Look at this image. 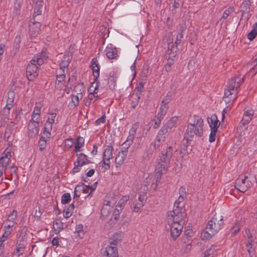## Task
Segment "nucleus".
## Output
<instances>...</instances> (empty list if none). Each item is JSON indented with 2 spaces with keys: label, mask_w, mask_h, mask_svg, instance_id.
<instances>
[{
  "label": "nucleus",
  "mask_w": 257,
  "mask_h": 257,
  "mask_svg": "<svg viewBox=\"0 0 257 257\" xmlns=\"http://www.w3.org/2000/svg\"><path fill=\"white\" fill-rule=\"evenodd\" d=\"M62 223L58 220H56L54 222L53 228L56 233H59L60 230L63 228Z\"/></svg>",
  "instance_id": "nucleus-39"
},
{
  "label": "nucleus",
  "mask_w": 257,
  "mask_h": 257,
  "mask_svg": "<svg viewBox=\"0 0 257 257\" xmlns=\"http://www.w3.org/2000/svg\"><path fill=\"white\" fill-rule=\"evenodd\" d=\"M177 46H176L175 47L173 44L171 45H169L168 47V50L167 54L169 55L168 58L174 59L176 56V53L177 50Z\"/></svg>",
  "instance_id": "nucleus-29"
},
{
  "label": "nucleus",
  "mask_w": 257,
  "mask_h": 257,
  "mask_svg": "<svg viewBox=\"0 0 257 257\" xmlns=\"http://www.w3.org/2000/svg\"><path fill=\"white\" fill-rule=\"evenodd\" d=\"M38 116L34 120V118H31L28 123V136L30 138H35L37 136L39 133V121H38Z\"/></svg>",
  "instance_id": "nucleus-7"
},
{
  "label": "nucleus",
  "mask_w": 257,
  "mask_h": 257,
  "mask_svg": "<svg viewBox=\"0 0 257 257\" xmlns=\"http://www.w3.org/2000/svg\"><path fill=\"white\" fill-rule=\"evenodd\" d=\"M126 146L127 147L123 150L118 152L117 156L115 158V161L116 167H118V166L121 165L126 159L127 149L129 147L128 146Z\"/></svg>",
  "instance_id": "nucleus-15"
},
{
  "label": "nucleus",
  "mask_w": 257,
  "mask_h": 257,
  "mask_svg": "<svg viewBox=\"0 0 257 257\" xmlns=\"http://www.w3.org/2000/svg\"><path fill=\"white\" fill-rule=\"evenodd\" d=\"M252 116H247L246 114H243L242 120L240 122V124L241 123L244 129H246L247 126V124L251 120Z\"/></svg>",
  "instance_id": "nucleus-35"
},
{
  "label": "nucleus",
  "mask_w": 257,
  "mask_h": 257,
  "mask_svg": "<svg viewBox=\"0 0 257 257\" xmlns=\"http://www.w3.org/2000/svg\"><path fill=\"white\" fill-rule=\"evenodd\" d=\"M11 158V154L10 152L6 151L3 153L2 156L0 158V169L6 171L7 166L10 162Z\"/></svg>",
  "instance_id": "nucleus-13"
},
{
  "label": "nucleus",
  "mask_w": 257,
  "mask_h": 257,
  "mask_svg": "<svg viewBox=\"0 0 257 257\" xmlns=\"http://www.w3.org/2000/svg\"><path fill=\"white\" fill-rule=\"evenodd\" d=\"M209 221L211 222V225H214L213 232H217L220 230L223 224V216L219 214H215Z\"/></svg>",
  "instance_id": "nucleus-10"
},
{
  "label": "nucleus",
  "mask_w": 257,
  "mask_h": 257,
  "mask_svg": "<svg viewBox=\"0 0 257 257\" xmlns=\"http://www.w3.org/2000/svg\"><path fill=\"white\" fill-rule=\"evenodd\" d=\"M215 251L214 248H210L204 252V257H212Z\"/></svg>",
  "instance_id": "nucleus-50"
},
{
  "label": "nucleus",
  "mask_w": 257,
  "mask_h": 257,
  "mask_svg": "<svg viewBox=\"0 0 257 257\" xmlns=\"http://www.w3.org/2000/svg\"><path fill=\"white\" fill-rule=\"evenodd\" d=\"M207 119L210 129L217 131L220 123L217 115L215 114H213Z\"/></svg>",
  "instance_id": "nucleus-16"
},
{
  "label": "nucleus",
  "mask_w": 257,
  "mask_h": 257,
  "mask_svg": "<svg viewBox=\"0 0 257 257\" xmlns=\"http://www.w3.org/2000/svg\"><path fill=\"white\" fill-rule=\"evenodd\" d=\"M9 107H8L7 105H6V106L4 108V110H3L4 115L6 117H8L9 116L10 111L13 106H9Z\"/></svg>",
  "instance_id": "nucleus-54"
},
{
  "label": "nucleus",
  "mask_w": 257,
  "mask_h": 257,
  "mask_svg": "<svg viewBox=\"0 0 257 257\" xmlns=\"http://www.w3.org/2000/svg\"><path fill=\"white\" fill-rule=\"evenodd\" d=\"M144 82H140L137 87L138 91L140 92L139 93H140V94H141V92H142V91L144 89Z\"/></svg>",
  "instance_id": "nucleus-64"
},
{
  "label": "nucleus",
  "mask_w": 257,
  "mask_h": 257,
  "mask_svg": "<svg viewBox=\"0 0 257 257\" xmlns=\"http://www.w3.org/2000/svg\"><path fill=\"white\" fill-rule=\"evenodd\" d=\"M138 127L139 124L138 123H135L133 125L132 128L130 130L129 136H128L126 142L122 144L123 145H125V146H128L130 147V145H132L133 140L135 138Z\"/></svg>",
  "instance_id": "nucleus-12"
},
{
  "label": "nucleus",
  "mask_w": 257,
  "mask_h": 257,
  "mask_svg": "<svg viewBox=\"0 0 257 257\" xmlns=\"http://www.w3.org/2000/svg\"><path fill=\"white\" fill-rule=\"evenodd\" d=\"M173 155V149L171 146L162 151L156 165L155 177L156 182L161 177L164 172L168 169Z\"/></svg>",
  "instance_id": "nucleus-2"
},
{
  "label": "nucleus",
  "mask_w": 257,
  "mask_h": 257,
  "mask_svg": "<svg viewBox=\"0 0 257 257\" xmlns=\"http://www.w3.org/2000/svg\"><path fill=\"white\" fill-rule=\"evenodd\" d=\"M214 228V225L213 224H211V222L209 221L205 229L202 231L201 233V237L202 239H209L211 238V237L215 234H216L217 232H213Z\"/></svg>",
  "instance_id": "nucleus-11"
},
{
  "label": "nucleus",
  "mask_w": 257,
  "mask_h": 257,
  "mask_svg": "<svg viewBox=\"0 0 257 257\" xmlns=\"http://www.w3.org/2000/svg\"><path fill=\"white\" fill-rule=\"evenodd\" d=\"M94 82L91 83V85L90 87V91H91L88 96V99L91 101V102H94L97 99L98 96L95 95V94H96L97 92L96 90L98 89L99 87V82H97L95 84V86H94Z\"/></svg>",
  "instance_id": "nucleus-17"
},
{
  "label": "nucleus",
  "mask_w": 257,
  "mask_h": 257,
  "mask_svg": "<svg viewBox=\"0 0 257 257\" xmlns=\"http://www.w3.org/2000/svg\"><path fill=\"white\" fill-rule=\"evenodd\" d=\"M257 32H256V31L254 30H252L248 34L247 38L249 40L251 41L255 38Z\"/></svg>",
  "instance_id": "nucleus-53"
},
{
  "label": "nucleus",
  "mask_w": 257,
  "mask_h": 257,
  "mask_svg": "<svg viewBox=\"0 0 257 257\" xmlns=\"http://www.w3.org/2000/svg\"><path fill=\"white\" fill-rule=\"evenodd\" d=\"M250 257H256L254 248H248L246 249Z\"/></svg>",
  "instance_id": "nucleus-62"
},
{
  "label": "nucleus",
  "mask_w": 257,
  "mask_h": 257,
  "mask_svg": "<svg viewBox=\"0 0 257 257\" xmlns=\"http://www.w3.org/2000/svg\"><path fill=\"white\" fill-rule=\"evenodd\" d=\"M184 215L180 209H174L169 211L166 219L167 223H178L182 225L184 223Z\"/></svg>",
  "instance_id": "nucleus-5"
},
{
  "label": "nucleus",
  "mask_w": 257,
  "mask_h": 257,
  "mask_svg": "<svg viewBox=\"0 0 257 257\" xmlns=\"http://www.w3.org/2000/svg\"><path fill=\"white\" fill-rule=\"evenodd\" d=\"M105 116L102 115L101 117L99 118L95 121L96 125H99L101 123H103L105 122Z\"/></svg>",
  "instance_id": "nucleus-61"
},
{
  "label": "nucleus",
  "mask_w": 257,
  "mask_h": 257,
  "mask_svg": "<svg viewBox=\"0 0 257 257\" xmlns=\"http://www.w3.org/2000/svg\"><path fill=\"white\" fill-rule=\"evenodd\" d=\"M144 204L143 202H137L135 205L133 207V212H139L143 207Z\"/></svg>",
  "instance_id": "nucleus-44"
},
{
  "label": "nucleus",
  "mask_w": 257,
  "mask_h": 257,
  "mask_svg": "<svg viewBox=\"0 0 257 257\" xmlns=\"http://www.w3.org/2000/svg\"><path fill=\"white\" fill-rule=\"evenodd\" d=\"M194 117L193 123L188 124L184 135L183 140L184 147H187L189 145V142L191 141L195 136L198 137H201L203 136V120L199 116L194 115Z\"/></svg>",
  "instance_id": "nucleus-1"
},
{
  "label": "nucleus",
  "mask_w": 257,
  "mask_h": 257,
  "mask_svg": "<svg viewBox=\"0 0 257 257\" xmlns=\"http://www.w3.org/2000/svg\"><path fill=\"white\" fill-rule=\"evenodd\" d=\"M71 200V196L69 193H64L62 196L61 203L63 204L68 203Z\"/></svg>",
  "instance_id": "nucleus-42"
},
{
  "label": "nucleus",
  "mask_w": 257,
  "mask_h": 257,
  "mask_svg": "<svg viewBox=\"0 0 257 257\" xmlns=\"http://www.w3.org/2000/svg\"><path fill=\"white\" fill-rule=\"evenodd\" d=\"M81 163L78 164V161L76 160L74 162V167L72 170L73 173L79 172L80 171V167L82 166H81Z\"/></svg>",
  "instance_id": "nucleus-49"
},
{
  "label": "nucleus",
  "mask_w": 257,
  "mask_h": 257,
  "mask_svg": "<svg viewBox=\"0 0 257 257\" xmlns=\"http://www.w3.org/2000/svg\"><path fill=\"white\" fill-rule=\"evenodd\" d=\"M234 11V8L233 7H230L228 9L225 10L223 14V16L220 19H226L231 13Z\"/></svg>",
  "instance_id": "nucleus-43"
},
{
  "label": "nucleus",
  "mask_w": 257,
  "mask_h": 257,
  "mask_svg": "<svg viewBox=\"0 0 257 257\" xmlns=\"http://www.w3.org/2000/svg\"><path fill=\"white\" fill-rule=\"evenodd\" d=\"M163 119V117H158V115H156L155 119H154V124L153 125V127L154 128H157L159 127V126L160 125L161 121Z\"/></svg>",
  "instance_id": "nucleus-47"
},
{
  "label": "nucleus",
  "mask_w": 257,
  "mask_h": 257,
  "mask_svg": "<svg viewBox=\"0 0 257 257\" xmlns=\"http://www.w3.org/2000/svg\"><path fill=\"white\" fill-rule=\"evenodd\" d=\"M41 24L40 22H38L35 18V20L33 19L31 21L29 27V34L31 37H35L37 36L40 31Z\"/></svg>",
  "instance_id": "nucleus-9"
},
{
  "label": "nucleus",
  "mask_w": 257,
  "mask_h": 257,
  "mask_svg": "<svg viewBox=\"0 0 257 257\" xmlns=\"http://www.w3.org/2000/svg\"><path fill=\"white\" fill-rule=\"evenodd\" d=\"M186 28L187 27L185 24H181L180 25L178 35L176 37V40L175 43L176 46L181 43L182 39L184 37L183 33L186 29Z\"/></svg>",
  "instance_id": "nucleus-21"
},
{
  "label": "nucleus",
  "mask_w": 257,
  "mask_h": 257,
  "mask_svg": "<svg viewBox=\"0 0 257 257\" xmlns=\"http://www.w3.org/2000/svg\"><path fill=\"white\" fill-rule=\"evenodd\" d=\"M16 224V222H7V224L4 227L5 233L9 235L12 231V228Z\"/></svg>",
  "instance_id": "nucleus-34"
},
{
  "label": "nucleus",
  "mask_w": 257,
  "mask_h": 257,
  "mask_svg": "<svg viewBox=\"0 0 257 257\" xmlns=\"http://www.w3.org/2000/svg\"><path fill=\"white\" fill-rule=\"evenodd\" d=\"M113 149L112 146L108 145L104 149L103 154V158L110 160L112 158V152Z\"/></svg>",
  "instance_id": "nucleus-25"
},
{
  "label": "nucleus",
  "mask_w": 257,
  "mask_h": 257,
  "mask_svg": "<svg viewBox=\"0 0 257 257\" xmlns=\"http://www.w3.org/2000/svg\"><path fill=\"white\" fill-rule=\"evenodd\" d=\"M250 0H244L241 5H240L241 12L242 14H244L246 12H248L250 9Z\"/></svg>",
  "instance_id": "nucleus-33"
},
{
  "label": "nucleus",
  "mask_w": 257,
  "mask_h": 257,
  "mask_svg": "<svg viewBox=\"0 0 257 257\" xmlns=\"http://www.w3.org/2000/svg\"><path fill=\"white\" fill-rule=\"evenodd\" d=\"M43 0H37L34 8L33 19L35 20L36 16L41 15L43 10Z\"/></svg>",
  "instance_id": "nucleus-19"
},
{
  "label": "nucleus",
  "mask_w": 257,
  "mask_h": 257,
  "mask_svg": "<svg viewBox=\"0 0 257 257\" xmlns=\"http://www.w3.org/2000/svg\"><path fill=\"white\" fill-rule=\"evenodd\" d=\"M252 185V183L247 176L244 178H238L236 180L234 187L241 192H245Z\"/></svg>",
  "instance_id": "nucleus-6"
},
{
  "label": "nucleus",
  "mask_w": 257,
  "mask_h": 257,
  "mask_svg": "<svg viewBox=\"0 0 257 257\" xmlns=\"http://www.w3.org/2000/svg\"><path fill=\"white\" fill-rule=\"evenodd\" d=\"M46 60V57L43 52L34 56L27 67V76L29 80L34 79L38 75L39 67Z\"/></svg>",
  "instance_id": "nucleus-4"
},
{
  "label": "nucleus",
  "mask_w": 257,
  "mask_h": 257,
  "mask_svg": "<svg viewBox=\"0 0 257 257\" xmlns=\"http://www.w3.org/2000/svg\"><path fill=\"white\" fill-rule=\"evenodd\" d=\"M71 101L69 104V106L71 109H74L79 104L80 98L79 96L75 95V94H72L71 95Z\"/></svg>",
  "instance_id": "nucleus-28"
},
{
  "label": "nucleus",
  "mask_w": 257,
  "mask_h": 257,
  "mask_svg": "<svg viewBox=\"0 0 257 257\" xmlns=\"http://www.w3.org/2000/svg\"><path fill=\"white\" fill-rule=\"evenodd\" d=\"M217 132V131L216 130H211V132L209 138V141L210 143H212L215 141Z\"/></svg>",
  "instance_id": "nucleus-48"
},
{
  "label": "nucleus",
  "mask_w": 257,
  "mask_h": 257,
  "mask_svg": "<svg viewBox=\"0 0 257 257\" xmlns=\"http://www.w3.org/2000/svg\"><path fill=\"white\" fill-rule=\"evenodd\" d=\"M140 99V93H133L130 96L131 100V107L135 109L138 105Z\"/></svg>",
  "instance_id": "nucleus-24"
},
{
  "label": "nucleus",
  "mask_w": 257,
  "mask_h": 257,
  "mask_svg": "<svg viewBox=\"0 0 257 257\" xmlns=\"http://www.w3.org/2000/svg\"><path fill=\"white\" fill-rule=\"evenodd\" d=\"M180 196L179 199L183 200L184 198L186 196V189L184 187H181L179 189Z\"/></svg>",
  "instance_id": "nucleus-51"
},
{
  "label": "nucleus",
  "mask_w": 257,
  "mask_h": 257,
  "mask_svg": "<svg viewBox=\"0 0 257 257\" xmlns=\"http://www.w3.org/2000/svg\"><path fill=\"white\" fill-rule=\"evenodd\" d=\"M72 58V54L68 53L64 55L61 63L60 64L59 71H62L67 68L70 63Z\"/></svg>",
  "instance_id": "nucleus-20"
},
{
  "label": "nucleus",
  "mask_w": 257,
  "mask_h": 257,
  "mask_svg": "<svg viewBox=\"0 0 257 257\" xmlns=\"http://www.w3.org/2000/svg\"><path fill=\"white\" fill-rule=\"evenodd\" d=\"M47 138L45 137L42 136L39 142V150L41 151H43L46 147V143Z\"/></svg>",
  "instance_id": "nucleus-40"
},
{
  "label": "nucleus",
  "mask_w": 257,
  "mask_h": 257,
  "mask_svg": "<svg viewBox=\"0 0 257 257\" xmlns=\"http://www.w3.org/2000/svg\"><path fill=\"white\" fill-rule=\"evenodd\" d=\"M171 132V130L164 125L160 130L157 135L165 140L166 138L169 135Z\"/></svg>",
  "instance_id": "nucleus-31"
},
{
  "label": "nucleus",
  "mask_w": 257,
  "mask_h": 257,
  "mask_svg": "<svg viewBox=\"0 0 257 257\" xmlns=\"http://www.w3.org/2000/svg\"><path fill=\"white\" fill-rule=\"evenodd\" d=\"M240 230V227L238 225H235L231 229V233L232 235L236 234Z\"/></svg>",
  "instance_id": "nucleus-57"
},
{
  "label": "nucleus",
  "mask_w": 257,
  "mask_h": 257,
  "mask_svg": "<svg viewBox=\"0 0 257 257\" xmlns=\"http://www.w3.org/2000/svg\"><path fill=\"white\" fill-rule=\"evenodd\" d=\"M254 114V110L249 107L245 108L244 112L243 114H246L247 116H253Z\"/></svg>",
  "instance_id": "nucleus-56"
},
{
  "label": "nucleus",
  "mask_w": 257,
  "mask_h": 257,
  "mask_svg": "<svg viewBox=\"0 0 257 257\" xmlns=\"http://www.w3.org/2000/svg\"><path fill=\"white\" fill-rule=\"evenodd\" d=\"M255 241L252 238H249L248 239L247 242L246 243L245 246L246 248H252V246L254 244Z\"/></svg>",
  "instance_id": "nucleus-58"
},
{
  "label": "nucleus",
  "mask_w": 257,
  "mask_h": 257,
  "mask_svg": "<svg viewBox=\"0 0 257 257\" xmlns=\"http://www.w3.org/2000/svg\"><path fill=\"white\" fill-rule=\"evenodd\" d=\"M166 228L170 229L171 236L175 240L181 234L183 228V225L178 223H167Z\"/></svg>",
  "instance_id": "nucleus-8"
},
{
  "label": "nucleus",
  "mask_w": 257,
  "mask_h": 257,
  "mask_svg": "<svg viewBox=\"0 0 257 257\" xmlns=\"http://www.w3.org/2000/svg\"><path fill=\"white\" fill-rule=\"evenodd\" d=\"M177 121L178 117L173 116L168 120L164 125L171 131L173 127L176 126Z\"/></svg>",
  "instance_id": "nucleus-27"
},
{
  "label": "nucleus",
  "mask_w": 257,
  "mask_h": 257,
  "mask_svg": "<svg viewBox=\"0 0 257 257\" xmlns=\"http://www.w3.org/2000/svg\"><path fill=\"white\" fill-rule=\"evenodd\" d=\"M15 94L13 92H10L8 93V98L7 100V107H9V106H13V104L14 101Z\"/></svg>",
  "instance_id": "nucleus-38"
},
{
  "label": "nucleus",
  "mask_w": 257,
  "mask_h": 257,
  "mask_svg": "<svg viewBox=\"0 0 257 257\" xmlns=\"http://www.w3.org/2000/svg\"><path fill=\"white\" fill-rule=\"evenodd\" d=\"M41 113V107L38 106H35L34 110L32 114V118H34V120H36L37 117V116H39Z\"/></svg>",
  "instance_id": "nucleus-46"
},
{
  "label": "nucleus",
  "mask_w": 257,
  "mask_h": 257,
  "mask_svg": "<svg viewBox=\"0 0 257 257\" xmlns=\"http://www.w3.org/2000/svg\"><path fill=\"white\" fill-rule=\"evenodd\" d=\"M74 209V204H71L69 205L68 207L66 209H64V210L63 211L64 217L66 218H68L70 217L73 213V211Z\"/></svg>",
  "instance_id": "nucleus-32"
},
{
  "label": "nucleus",
  "mask_w": 257,
  "mask_h": 257,
  "mask_svg": "<svg viewBox=\"0 0 257 257\" xmlns=\"http://www.w3.org/2000/svg\"><path fill=\"white\" fill-rule=\"evenodd\" d=\"M23 0H16L15 3V8L18 10L21 7V5L23 3Z\"/></svg>",
  "instance_id": "nucleus-63"
},
{
  "label": "nucleus",
  "mask_w": 257,
  "mask_h": 257,
  "mask_svg": "<svg viewBox=\"0 0 257 257\" xmlns=\"http://www.w3.org/2000/svg\"><path fill=\"white\" fill-rule=\"evenodd\" d=\"M85 88L83 83H79L76 85L73 89V92L76 93L75 95H78L80 99L82 98V93L84 92Z\"/></svg>",
  "instance_id": "nucleus-26"
},
{
  "label": "nucleus",
  "mask_w": 257,
  "mask_h": 257,
  "mask_svg": "<svg viewBox=\"0 0 257 257\" xmlns=\"http://www.w3.org/2000/svg\"><path fill=\"white\" fill-rule=\"evenodd\" d=\"M105 51L106 56L109 59H114L118 56L117 50V49L115 47H107L106 48Z\"/></svg>",
  "instance_id": "nucleus-22"
},
{
  "label": "nucleus",
  "mask_w": 257,
  "mask_h": 257,
  "mask_svg": "<svg viewBox=\"0 0 257 257\" xmlns=\"http://www.w3.org/2000/svg\"><path fill=\"white\" fill-rule=\"evenodd\" d=\"M77 161L78 164L81 163V166H84L91 163V161L88 159L87 156L83 153L77 154Z\"/></svg>",
  "instance_id": "nucleus-23"
},
{
  "label": "nucleus",
  "mask_w": 257,
  "mask_h": 257,
  "mask_svg": "<svg viewBox=\"0 0 257 257\" xmlns=\"http://www.w3.org/2000/svg\"><path fill=\"white\" fill-rule=\"evenodd\" d=\"M59 74H57L56 76L57 81L58 83L62 82L65 80V70H62V71L59 72Z\"/></svg>",
  "instance_id": "nucleus-45"
},
{
  "label": "nucleus",
  "mask_w": 257,
  "mask_h": 257,
  "mask_svg": "<svg viewBox=\"0 0 257 257\" xmlns=\"http://www.w3.org/2000/svg\"><path fill=\"white\" fill-rule=\"evenodd\" d=\"M17 216V211L16 210H13V211L8 215L7 222H15Z\"/></svg>",
  "instance_id": "nucleus-41"
},
{
  "label": "nucleus",
  "mask_w": 257,
  "mask_h": 257,
  "mask_svg": "<svg viewBox=\"0 0 257 257\" xmlns=\"http://www.w3.org/2000/svg\"><path fill=\"white\" fill-rule=\"evenodd\" d=\"M93 71V75L94 77V83L99 82L97 80L99 76V68L98 66V63L96 58H93L91 61V64L90 65Z\"/></svg>",
  "instance_id": "nucleus-14"
},
{
  "label": "nucleus",
  "mask_w": 257,
  "mask_h": 257,
  "mask_svg": "<svg viewBox=\"0 0 257 257\" xmlns=\"http://www.w3.org/2000/svg\"><path fill=\"white\" fill-rule=\"evenodd\" d=\"M241 80L243 81V78L241 79L239 77L232 78L229 80L225 89L223 97V100L226 104L233 101L236 99Z\"/></svg>",
  "instance_id": "nucleus-3"
},
{
  "label": "nucleus",
  "mask_w": 257,
  "mask_h": 257,
  "mask_svg": "<svg viewBox=\"0 0 257 257\" xmlns=\"http://www.w3.org/2000/svg\"><path fill=\"white\" fill-rule=\"evenodd\" d=\"M84 140L82 137H78L76 140V145L81 148L84 145Z\"/></svg>",
  "instance_id": "nucleus-55"
},
{
  "label": "nucleus",
  "mask_w": 257,
  "mask_h": 257,
  "mask_svg": "<svg viewBox=\"0 0 257 257\" xmlns=\"http://www.w3.org/2000/svg\"><path fill=\"white\" fill-rule=\"evenodd\" d=\"M103 257H118V252L116 246H107L103 252Z\"/></svg>",
  "instance_id": "nucleus-18"
},
{
  "label": "nucleus",
  "mask_w": 257,
  "mask_h": 257,
  "mask_svg": "<svg viewBox=\"0 0 257 257\" xmlns=\"http://www.w3.org/2000/svg\"><path fill=\"white\" fill-rule=\"evenodd\" d=\"M171 100V95H167L166 96H165L164 99H163L162 101V103L163 105H164L165 106H168L169 102Z\"/></svg>",
  "instance_id": "nucleus-52"
},
{
  "label": "nucleus",
  "mask_w": 257,
  "mask_h": 257,
  "mask_svg": "<svg viewBox=\"0 0 257 257\" xmlns=\"http://www.w3.org/2000/svg\"><path fill=\"white\" fill-rule=\"evenodd\" d=\"M168 108L169 106H165L164 105L162 104L159 109V112L158 113L157 115H158V117H162L164 118L165 115L166 114L168 110Z\"/></svg>",
  "instance_id": "nucleus-37"
},
{
  "label": "nucleus",
  "mask_w": 257,
  "mask_h": 257,
  "mask_svg": "<svg viewBox=\"0 0 257 257\" xmlns=\"http://www.w3.org/2000/svg\"><path fill=\"white\" fill-rule=\"evenodd\" d=\"M25 249V245L22 244H19L13 252L14 254H16L18 257L23 254Z\"/></svg>",
  "instance_id": "nucleus-36"
},
{
  "label": "nucleus",
  "mask_w": 257,
  "mask_h": 257,
  "mask_svg": "<svg viewBox=\"0 0 257 257\" xmlns=\"http://www.w3.org/2000/svg\"><path fill=\"white\" fill-rule=\"evenodd\" d=\"M165 141V139L157 135L154 141L151 143V146L154 147V150H156L161 146Z\"/></svg>",
  "instance_id": "nucleus-30"
},
{
  "label": "nucleus",
  "mask_w": 257,
  "mask_h": 257,
  "mask_svg": "<svg viewBox=\"0 0 257 257\" xmlns=\"http://www.w3.org/2000/svg\"><path fill=\"white\" fill-rule=\"evenodd\" d=\"M56 116V114L55 113H52L51 114V117H48L47 121L53 124L55 122Z\"/></svg>",
  "instance_id": "nucleus-60"
},
{
  "label": "nucleus",
  "mask_w": 257,
  "mask_h": 257,
  "mask_svg": "<svg viewBox=\"0 0 257 257\" xmlns=\"http://www.w3.org/2000/svg\"><path fill=\"white\" fill-rule=\"evenodd\" d=\"M103 164L102 167L104 168L105 170H108L110 168L109 160L103 158Z\"/></svg>",
  "instance_id": "nucleus-59"
}]
</instances>
